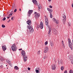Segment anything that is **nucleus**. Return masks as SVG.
Segmentation results:
<instances>
[{
  "label": "nucleus",
  "instance_id": "3c124183",
  "mask_svg": "<svg viewBox=\"0 0 73 73\" xmlns=\"http://www.w3.org/2000/svg\"><path fill=\"white\" fill-rule=\"evenodd\" d=\"M58 65H60V61H58Z\"/></svg>",
  "mask_w": 73,
  "mask_h": 73
},
{
  "label": "nucleus",
  "instance_id": "7c9ffc66",
  "mask_svg": "<svg viewBox=\"0 0 73 73\" xmlns=\"http://www.w3.org/2000/svg\"><path fill=\"white\" fill-rule=\"evenodd\" d=\"M40 50H39L37 52V54H40Z\"/></svg>",
  "mask_w": 73,
  "mask_h": 73
},
{
  "label": "nucleus",
  "instance_id": "423d86ee",
  "mask_svg": "<svg viewBox=\"0 0 73 73\" xmlns=\"http://www.w3.org/2000/svg\"><path fill=\"white\" fill-rule=\"evenodd\" d=\"M33 10H29L27 13V16H29V17H30V16H31V15L32 13L33 12Z\"/></svg>",
  "mask_w": 73,
  "mask_h": 73
},
{
  "label": "nucleus",
  "instance_id": "a19ab883",
  "mask_svg": "<svg viewBox=\"0 0 73 73\" xmlns=\"http://www.w3.org/2000/svg\"><path fill=\"white\" fill-rule=\"evenodd\" d=\"M64 73H68V72L67 70H65L64 71Z\"/></svg>",
  "mask_w": 73,
  "mask_h": 73
},
{
  "label": "nucleus",
  "instance_id": "f3484780",
  "mask_svg": "<svg viewBox=\"0 0 73 73\" xmlns=\"http://www.w3.org/2000/svg\"><path fill=\"white\" fill-rule=\"evenodd\" d=\"M62 46L64 48H65V45H64V41L63 40L62 41Z\"/></svg>",
  "mask_w": 73,
  "mask_h": 73
},
{
  "label": "nucleus",
  "instance_id": "a878e982",
  "mask_svg": "<svg viewBox=\"0 0 73 73\" xmlns=\"http://www.w3.org/2000/svg\"><path fill=\"white\" fill-rule=\"evenodd\" d=\"M64 69V67L63 66H62L61 68V70H63Z\"/></svg>",
  "mask_w": 73,
  "mask_h": 73
},
{
  "label": "nucleus",
  "instance_id": "4468645a",
  "mask_svg": "<svg viewBox=\"0 0 73 73\" xmlns=\"http://www.w3.org/2000/svg\"><path fill=\"white\" fill-rule=\"evenodd\" d=\"M63 19L62 20V21L64 23H65L66 21V16L64 15L63 16Z\"/></svg>",
  "mask_w": 73,
  "mask_h": 73
},
{
  "label": "nucleus",
  "instance_id": "412c9836",
  "mask_svg": "<svg viewBox=\"0 0 73 73\" xmlns=\"http://www.w3.org/2000/svg\"><path fill=\"white\" fill-rule=\"evenodd\" d=\"M53 33L54 35H56L57 33V31L56 30L55 31H53Z\"/></svg>",
  "mask_w": 73,
  "mask_h": 73
},
{
  "label": "nucleus",
  "instance_id": "13d9d810",
  "mask_svg": "<svg viewBox=\"0 0 73 73\" xmlns=\"http://www.w3.org/2000/svg\"><path fill=\"white\" fill-rule=\"evenodd\" d=\"M38 70H40L39 68H38Z\"/></svg>",
  "mask_w": 73,
  "mask_h": 73
},
{
  "label": "nucleus",
  "instance_id": "393cba45",
  "mask_svg": "<svg viewBox=\"0 0 73 73\" xmlns=\"http://www.w3.org/2000/svg\"><path fill=\"white\" fill-rule=\"evenodd\" d=\"M51 31V29L50 28V29H49V31L48 33V34H50V33Z\"/></svg>",
  "mask_w": 73,
  "mask_h": 73
},
{
  "label": "nucleus",
  "instance_id": "9b49d317",
  "mask_svg": "<svg viewBox=\"0 0 73 73\" xmlns=\"http://www.w3.org/2000/svg\"><path fill=\"white\" fill-rule=\"evenodd\" d=\"M32 1L34 4L35 5H37V1L36 0H32Z\"/></svg>",
  "mask_w": 73,
  "mask_h": 73
},
{
  "label": "nucleus",
  "instance_id": "864d4df0",
  "mask_svg": "<svg viewBox=\"0 0 73 73\" xmlns=\"http://www.w3.org/2000/svg\"><path fill=\"white\" fill-rule=\"evenodd\" d=\"M9 18H10V17H7V19H9Z\"/></svg>",
  "mask_w": 73,
  "mask_h": 73
},
{
  "label": "nucleus",
  "instance_id": "39448f33",
  "mask_svg": "<svg viewBox=\"0 0 73 73\" xmlns=\"http://www.w3.org/2000/svg\"><path fill=\"white\" fill-rule=\"evenodd\" d=\"M11 48H12V50L13 51H16V50H17V48L15 46V44H13L12 46H11Z\"/></svg>",
  "mask_w": 73,
  "mask_h": 73
},
{
  "label": "nucleus",
  "instance_id": "c756f323",
  "mask_svg": "<svg viewBox=\"0 0 73 73\" xmlns=\"http://www.w3.org/2000/svg\"><path fill=\"white\" fill-rule=\"evenodd\" d=\"M69 73H73V70H70L69 71Z\"/></svg>",
  "mask_w": 73,
  "mask_h": 73
},
{
  "label": "nucleus",
  "instance_id": "473e14b6",
  "mask_svg": "<svg viewBox=\"0 0 73 73\" xmlns=\"http://www.w3.org/2000/svg\"><path fill=\"white\" fill-rule=\"evenodd\" d=\"M2 28H5V26L4 25H2Z\"/></svg>",
  "mask_w": 73,
  "mask_h": 73
},
{
  "label": "nucleus",
  "instance_id": "f257e3e1",
  "mask_svg": "<svg viewBox=\"0 0 73 73\" xmlns=\"http://www.w3.org/2000/svg\"><path fill=\"white\" fill-rule=\"evenodd\" d=\"M27 24L29 25V26H27V27L28 28L27 29V31L28 33L29 32L31 33H32L34 32V29L32 27V25H31L32 22H31V20L30 19H29L27 21Z\"/></svg>",
  "mask_w": 73,
  "mask_h": 73
},
{
  "label": "nucleus",
  "instance_id": "5701e85b",
  "mask_svg": "<svg viewBox=\"0 0 73 73\" xmlns=\"http://www.w3.org/2000/svg\"><path fill=\"white\" fill-rule=\"evenodd\" d=\"M54 21V22H55L56 23V24H57V21L56 20V19H55V18H53V19Z\"/></svg>",
  "mask_w": 73,
  "mask_h": 73
},
{
  "label": "nucleus",
  "instance_id": "1a4fd4ad",
  "mask_svg": "<svg viewBox=\"0 0 73 73\" xmlns=\"http://www.w3.org/2000/svg\"><path fill=\"white\" fill-rule=\"evenodd\" d=\"M2 49L3 51H5L6 49H7V47L6 46V45H4V46H2Z\"/></svg>",
  "mask_w": 73,
  "mask_h": 73
},
{
  "label": "nucleus",
  "instance_id": "680f3d73",
  "mask_svg": "<svg viewBox=\"0 0 73 73\" xmlns=\"http://www.w3.org/2000/svg\"><path fill=\"white\" fill-rule=\"evenodd\" d=\"M1 16H0V17Z\"/></svg>",
  "mask_w": 73,
  "mask_h": 73
},
{
  "label": "nucleus",
  "instance_id": "bb28decb",
  "mask_svg": "<svg viewBox=\"0 0 73 73\" xmlns=\"http://www.w3.org/2000/svg\"><path fill=\"white\" fill-rule=\"evenodd\" d=\"M3 60H4V59H3V57H0V61H3Z\"/></svg>",
  "mask_w": 73,
  "mask_h": 73
},
{
  "label": "nucleus",
  "instance_id": "f704fd0d",
  "mask_svg": "<svg viewBox=\"0 0 73 73\" xmlns=\"http://www.w3.org/2000/svg\"><path fill=\"white\" fill-rule=\"evenodd\" d=\"M47 44H48V41H46L45 43V45H46Z\"/></svg>",
  "mask_w": 73,
  "mask_h": 73
},
{
  "label": "nucleus",
  "instance_id": "ea45409f",
  "mask_svg": "<svg viewBox=\"0 0 73 73\" xmlns=\"http://www.w3.org/2000/svg\"><path fill=\"white\" fill-rule=\"evenodd\" d=\"M38 8H39V9H41V6H40V5H39L38 6Z\"/></svg>",
  "mask_w": 73,
  "mask_h": 73
},
{
  "label": "nucleus",
  "instance_id": "f8f14e48",
  "mask_svg": "<svg viewBox=\"0 0 73 73\" xmlns=\"http://www.w3.org/2000/svg\"><path fill=\"white\" fill-rule=\"evenodd\" d=\"M6 61L8 63V64H9V65L11 66V61H10V60L7 59L6 60Z\"/></svg>",
  "mask_w": 73,
  "mask_h": 73
},
{
  "label": "nucleus",
  "instance_id": "e2e57ef3",
  "mask_svg": "<svg viewBox=\"0 0 73 73\" xmlns=\"http://www.w3.org/2000/svg\"><path fill=\"white\" fill-rule=\"evenodd\" d=\"M7 69H8V68H7Z\"/></svg>",
  "mask_w": 73,
  "mask_h": 73
},
{
  "label": "nucleus",
  "instance_id": "f03ea898",
  "mask_svg": "<svg viewBox=\"0 0 73 73\" xmlns=\"http://www.w3.org/2000/svg\"><path fill=\"white\" fill-rule=\"evenodd\" d=\"M21 54L22 57H23L25 62H26L27 61V57H26V54L25 50H22L21 52Z\"/></svg>",
  "mask_w": 73,
  "mask_h": 73
},
{
  "label": "nucleus",
  "instance_id": "5fc2aeb1",
  "mask_svg": "<svg viewBox=\"0 0 73 73\" xmlns=\"http://www.w3.org/2000/svg\"><path fill=\"white\" fill-rule=\"evenodd\" d=\"M45 56H44L43 57L44 59H45Z\"/></svg>",
  "mask_w": 73,
  "mask_h": 73
},
{
  "label": "nucleus",
  "instance_id": "a18cd8bd",
  "mask_svg": "<svg viewBox=\"0 0 73 73\" xmlns=\"http://www.w3.org/2000/svg\"><path fill=\"white\" fill-rule=\"evenodd\" d=\"M49 7L50 8H52V6H49Z\"/></svg>",
  "mask_w": 73,
  "mask_h": 73
},
{
  "label": "nucleus",
  "instance_id": "7ed1b4c3",
  "mask_svg": "<svg viewBox=\"0 0 73 73\" xmlns=\"http://www.w3.org/2000/svg\"><path fill=\"white\" fill-rule=\"evenodd\" d=\"M68 41L69 46L70 48H71V50H73V48H72L73 47V46L72 44H72V42H71V40H70V38H68Z\"/></svg>",
  "mask_w": 73,
  "mask_h": 73
},
{
  "label": "nucleus",
  "instance_id": "9d476101",
  "mask_svg": "<svg viewBox=\"0 0 73 73\" xmlns=\"http://www.w3.org/2000/svg\"><path fill=\"white\" fill-rule=\"evenodd\" d=\"M52 69V70H55L56 69V64H53L51 66Z\"/></svg>",
  "mask_w": 73,
  "mask_h": 73
},
{
  "label": "nucleus",
  "instance_id": "8fccbe9b",
  "mask_svg": "<svg viewBox=\"0 0 73 73\" xmlns=\"http://www.w3.org/2000/svg\"><path fill=\"white\" fill-rule=\"evenodd\" d=\"M72 7L73 8V3L72 5Z\"/></svg>",
  "mask_w": 73,
  "mask_h": 73
},
{
  "label": "nucleus",
  "instance_id": "c03bdc74",
  "mask_svg": "<svg viewBox=\"0 0 73 73\" xmlns=\"http://www.w3.org/2000/svg\"><path fill=\"white\" fill-rule=\"evenodd\" d=\"M16 11H17V9H15V10H14V12H16Z\"/></svg>",
  "mask_w": 73,
  "mask_h": 73
},
{
  "label": "nucleus",
  "instance_id": "c9c22d12",
  "mask_svg": "<svg viewBox=\"0 0 73 73\" xmlns=\"http://www.w3.org/2000/svg\"><path fill=\"white\" fill-rule=\"evenodd\" d=\"M53 32H55V31H57L56 29L55 28H53Z\"/></svg>",
  "mask_w": 73,
  "mask_h": 73
},
{
  "label": "nucleus",
  "instance_id": "79ce46f5",
  "mask_svg": "<svg viewBox=\"0 0 73 73\" xmlns=\"http://www.w3.org/2000/svg\"><path fill=\"white\" fill-rule=\"evenodd\" d=\"M37 28H40V25H38L37 26Z\"/></svg>",
  "mask_w": 73,
  "mask_h": 73
},
{
  "label": "nucleus",
  "instance_id": "de8ad7c7",
  "mask_svg": "<svg viewBox=\"0 0 73 73\" xmlns=\"http://www.w3.org/2000/svg\"><path fill=\"white\" fill-rule=\"evenodd\" d=\"M11 21V19H9V21H7V22L8 23H9V21Z\"/></svg>",
  "mask_w": 73,
  "mask_h": 73
},
{
  "label": "nucleus",
  "instance_id": "603ef678",
  "mask_svg": "<svg viewBox=\"0 0 73 73\" xmlns=\"http://www.w3.org/2000/svg\"><path fill=\"white\" fill-rule=\"evenodd\" d=\"M48 1L50 2V1H52V0H48Z\"/></svg>",
  "mask_w": 73,
  "mask_h": 73
},
{
  "label": "nucleus",
  "instance_id": "20e7f679",
  "mask_svg": "<svg viewBox=\"0 0 73 73\" xmlns=\"http://www.w3.org/2000/svg\"><path fill=\"white\" fill-rule=\"evenodd\" d=\"M35 15L34 16V17H35L36 20H38V18L40 16V14L39 13H37L36 12H35Z\"/></svg>",
  "mask_w": 73,
  "mask_h": 73
},
{
  "label": "nucleus",
  "instance_id": "37998d69",
  "mask_svg": "<svg viewBox=\"0 0 73 73\" xmlns=\"http://www.w3.org/2000/svg\"><path fill=\"white\" fill-rule=\"evenodd\" d=\"M0 68H1V69H3V66L2 65L1 66H0Z\"/></svg>",
  "mask_w": 73,
  "mask_h": 73
},
{
  "label": "nucleus",
  "instance_id": "aec40b11",
  "mask_svg": "<svg viewBox=\"0 0 73 73\" xmlns=\"http://www.w3.org/2000/svg\"><path fill=\"white\" fill-rule=\"evenodd\" d=\"M50 18H52L53 17V15H52V13H50Z\"/></svg>",
  "mask_w": 73,
  "mask_h": 73
},
{
  "label": "nucleus",
  "instance_id": "e433bc0d",
  "mask_svg": "<svg viewBox=\"0 0 73 73\" xmlns=\"http://www.w3.org/2000/svg\"><path fill=\"white\" fill-rule=\"evenodd\" d=\"M44 27V25H43L42 26H41L40 27V28L41 29H43V27Z\"/></svg>",
  "mask_w": 73,
  "mask_h": 73
},
{
  "label": "nucleus",
  "instance_id": "6ab92c4d",
  "mask_svg": "<svg viewBox=\"0 0 73 73\" xmlns=\"http://www.w3.org/2000/svg\"><path fill=\"white\" fill-rule=\"evenodd\" d=\"M43 25H43V23L42 22H41L40 23V24L39 25L40 27H41V26H42Z\"/></svg>",
  "mask_w": 73,
  "mask_h": 73
},
{
  "label": "nucleus",
  "instance_id": "0eeeda50",
  "mask_svg": "<svg viewBox=\"0 0 73 73\" xmlns=\"http://www.w3.org/2000/svg\"><path fill=\"white\" fill-rule=\"evenodd\" d=\"M45 24L46 25L47 27H48L49 26V22L48 18H46V19H45Z\"/></svg>",
  "mask_w": 73,
  "mask_h": 73
},
{
  "label": "nucleus",
  "instance_id": "cd10ccee",
  "mask_svg": "<svg viewBox=\"0 0 73 73\" xmlns=\"http://www.w3.org/2000/svg\"><path fill=\"white\" fill-rule=\"evenodd\" d=\"M14 6H15V3H14L12 5V9H13L14 8Z\"/></svg>",
  "mask_w": 73,
  "mask_h": 73
},
{
  "label": "nucleus",
  "instance_id": "72a5a7b5",
  "mask_svg": "<svg viewBox=\"0 0 73 73\" xmlns=\"http://www.w3.org/2000/svg\"><path fill=\"white\" fill-rule=\"evenodd\" d=\"M14 18H15V17L13 16V17H12L11 18V20H13V19H14Z\"/></svg>",
  "mask_w": 73,
  "mask_h": 73
},
{
  "label": "nucleus",
  "instance_id": "c85d7f7f",
  "mask_svg": "<svg viewBox=\"0 0 73 73\" xmlns=\"http://www.w3.org/2000/svg\"><path fill=\"white\" fill-rule=\"evenodd\" d=\"M36 73H40V72H39V70H36Z\"/></svg>",
  "mask_w": 73,
  "mask_h": 73
},
{
  "label": "nucleus",
  "instance_id": "b1692460",
  "mask_svg": "<svg viewBox=\"0 0 73 73\" xmlns=\"http://www.w3.org/2000/svg\"><path fill=\"white\" fill-rule=\"evenodd\" d=\"M71 24H72L71 23V22H68V26H69V27H70V26L71 25Z\"/></svg>",
  "mask_w": 73,
  "mask_h": 73
},
{
  "label": "nucleus",
  "instance_id": "6e6d98bb",
  "mask_svg": "<svg viewBox=\"0 0 73 73\" xmlns=\"http://www.w3.org/2000/svg\"><path fill=\"white\" fill-rule=\"evenodd\" d=\"M21 9H19L20 11H21Z\"/></svg>",
  "mask_w": 73,
  "mask_h": 73
},
{
  "label": "nucleus",
  "instance_id": "4d7b16f0",
  "mask_svg": "<svg viewBox=\"0 0 73 73\" xmlns=\"http://www.w3.org/2000/svg\"><path fill=\"white\" fill-rule=\"evenodd\" d=\"M72 44H73V39L72 40Z\"/></svg>",
  "mask_w": 73,
  "mask_h": 73
},
{
  "label": "nucleus",
  "instance_id": "4c0bfd02",
  "mask_svg": "<svg viewBox=\"0 0 73 73\" xmlns=\"http://www.w3.org/2000/svg\"><path fill=\"white\" fill-rule=\"evenodd\" d=\"M49 9V8H47V9L48 11H49V12H50V9Z\"/></svg>",
  "mask_w": 73,
  "mask_h": 73
},
{
  "label": "nucleus",
  "instance_id": "a211bd4d",
  "mask_svg": "<svg viewBox=\"0 0 73 73\" xmlns=\"http://www.w3.org/2000/svg\"><path fill=\"white\" fill-rule=\"evenodd\" d=\"M19 68L17 66H15L14 67V69H15V70H19Z\"/></svg>",
  "mask_w": 73,
  "mask_h": 73
},
{
  "label": "nucleus",
  "instance_id": "58836bf2",
  "mask_svg": "<svg viewBox=\"0 0 73 73\" xmlns=\"http://www.w3.org/2000/svg\"><path fill=\"white\" fill-rule=\"evenodd\" d=\"M53 12V10L52 9H50V13H51V12Z\"/></svg>",
  "mask_w": 73,
  "mask_h": 73
},
{
  "label": "nucleus",
  "instance_id": "6e6552de",
  "mask_svg": "<svg viewBox=\"0 0 73 73\" xmlns=\"http://www.w3.org/2000/svg\"><path fill=\"white\" fill-rule=\"evenodd\" d=\"M69 58L72 64H73V56L71 55L69 56Z\"/></svg>",
  "mask_w": 73,
  "mask_h": 73
},
{
  "label": "nucleus",
  "instance_id": "ddd939ff",
  "mask_svg": "<svg viewBox=\"0 0 73 73\" xmlns=\"http://www.w3.org/2000/svg\"><path fill=\"white\" fill-rule=\"evenodd\" d=\"M48 49H49L48 48V47H46L44 51V53H46V52H48Z\"/></svg>",
  "mask_w": 73,
  "mask_h": 73
},
{
  "label": "nucleus",
  "instance_id": "bf43d9fd",
  "mask_svg": "<svg viewBox=\"0 0 73 73\" xmlns=\"http://www.w3.org/2000/svg\"><path fill=\"white\" fill-rule=\"evenodd\" d=\"M40 70V69H39V70Z\"/></svg>",
  "mask_w": 73,
  "mask_h": 73
},
{
  "label": "nucleus",
  "instance_id": "dca6fc26",
  "mask_svg": "<svg viewBox=\"0 0 73 73\" xmlns=\"http://www.w3.org/2000/svg\"><path fill=\"white\" fill-rule=\"evenodd\" d=\"M50 44L51 46H53L54 44H53V42H52V41L50 40Z\"/></svg>",
  "mask_w": 73,
  "mask_h": 73
},
{
  "label": "nucleus",
  "instance_id": "052dcab7",
  "mask_svg": "<svg viewBox=\"0 0 73 73\" xmlns=\"http://www.w3.org/2000/svg\"><path fill=\"white\" fill-rule=\"evenodd\" d=\"M6 66H7V65H6Z\"/></svg>",
  "mask_w": 73,
  "mask_h": 73
},
{
  "label": "nucleus",
  "instance_id": "2f4dec72",
  "mask_svg": "<svg viewBox=\"0 0 73 73\" xmlns=\"http://www.w3.org/2000/svg\"><path fill=\"white\" fill-rule=\"evenodd\" d=\"M6 20V18L5 17H4L2 21H5Z\"/></svg>",
  "mask_w": 73,
  "mask_h": 73
},
{
  "label": "nucleus",
  "instance_id": "49530a36",
  "mask_svg": "<svg viewBox=\"0 0 73 73\" xmlns=\"http://www.w3.org/2000/svg\"><path fill=\"white\" fill-rule=\"evenodd\" d=\"M28 70H31V68L28 67Z\"/></svg>",
  "mask_w": 73,
  "mask_h": 73
},
{
  "label": "nucleus",
  "instance_id": "2eb2a0df",
  "mask_svg": "<svg viewBox=\"0 0 73 73\" xmlns=\"http://www.w3.org/2000/svg\"><path fill=\"white\" fill-rule=\"evenodd\" d=\"M13 14V11L11 12V13H10V14H9V17H11V16H12Z\"/></svg>",
  "mask_w": 73,
  "mask_h": 73
},
{
  "label": "nucleus",
  "instance_id": "4be33fe9",
  "mask_svg": "<svg viewBox=\"0 0 73 73\" xmlns=\"http://www.w3.org/2000/svg\"><path fill=\"white\" fill-rule=\"evenodd\" d=\"M60 62L61 64H63V62L62 61V59H61L60 60Z\"/></svg>",
  "mask_w": 73,
  "mask_h": 73
},
{
  "label": "nucleus",
  "instance_id": "09e8293b",
  "mask_svg": "<svg viewBox=\"0 0 73 73\" xmlns=\"http://www.w3.org/2000/svg\"><path fill=\"white\" fill-rule=\"evenodd\" d=\"M19 50H22V48H21V49H19Z\"/></svg>",
  "mask_w": 73,
  "mask_h": 73
}]
</instances>
